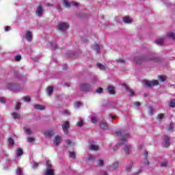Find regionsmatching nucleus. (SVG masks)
Returning <instances> with one entry per match:
<instances>
[{
  "mask_svg": "<svg viewBox=\"0 0 175 175\" xmlns=\"http://www.w3.org/2000/svg\"><path fill=\"white\" fill-rule=\"evenodd\" d=\"M144 163H145V165H148V163H150V162L148 161V159H146L144 161Z\"/></svg>",
  "mask_w": 175,
  "mask_h": 175,
  "instance_id": "obj_51",
  "label": "nucleus"
},
{
  "mask_svg": "<svg viewBox=\"0 0 175 175\" xmlns=\"http://www.w3.org/2000/svg\"><path fill=\"white\" fill-rule=\"evenodd\" d=\"M1 103H5V99L3 98H0Z\"/></svg>",
  "mask_w": 175,
  "mask_h": 175,
  "instance_id": "obj_56",
  "label": "nucleus"
},
{
  "mask_svg": "<svg viewBox=\"0 0 175 175\" xmlns=\"http://www.w3.org/2000/svg\"><path fill=\"white\" fill-rule=\"evenodd\" d=\"M25 133H26V135H31V129H29V127H25Z\"/></svg>",
  "mask_w": 175,
  "mask_h": 175,
  "instance_id": "obj_27",
  "label": "nucleus"
},
{
  "mask_svg": "<svg viewBox=\"0 0 175 175\" xmlns=\"http://www.w3.org/2000/svg\"><path fill=\"white\" fill-rule=\"evenodd\" d=\"M8 142H9L10 144H11V145L14 144V140H13V139H12V138H9Z\"/></svg>",
  "mask_w": 175,
  "mask_h": 175,
  "instance_id": "obj_45",
  "label": "nucleus"
},
{
  "mask_svg": "<svg viewBox=\"0 0 175 175\" xmlns=\"http://www.w3.org/2000/svg\"><path fill=\"white\" fill-rule=\"evenodd\" d=\"M16 157H20L21 155H23V149L18 148L16 152Z\"/></svg>",
  "mask_w": 175,
  "mask_h": 175,
  "instance_id": "obj_23",
  "label": "nucleus"
},
{
  "mask_svg": "<svg viewBox=\"0 0 175 175\" xmlns=\"http://www.w3.org/2000/svg\"><path fill=\"white\" fill-rule=\"evenodd\" d=\"M12 116L14 120H20V114L18 113L13 112Z\"/></svg>",
  "mask_w": 175,
  "mask_h": 175,
  "instance_id": "obj_19",
  "label": "nucleus"
},
{
  "mask_svg": "<svg viewBox=\"0 0 175 175\" xmlns=\"http://www.w3.org/2000/svg\"><path fill=\"white\" fill-rule=\"evenodd\" d=\"M22 99L23 102H31V97L29 96H24Z\"/></svg>",
  "mask_w": 175,
  "mask_h": 175,
  "instance_id": "obj_25",
  "label": "nucleus"
},
{
  "mask_svg": "<svg viewBox=\"0 0 175 175\" xmlns=\"http://www.w3.org/2000/svg\"><path fill=\"white\" fill-rule=\"evenodd\" d=\"M98 122V118L94 116L91 118V122H92V124H96V122Z\"/></svg>",
  "mask_w": 175,
  "mask_h": 175,
  "instance_id": "obj_35",
  "label": "nucleus"
},
{
  "mask_svg": "<svg viewBox=\"0 0 175 175\" xmlns=\"http://www.w3.org/2000/svg\"><path fill=\"white\" fill-rule=\"evenodd\" d=\"M143 148V144H140L137 146V150H142Z\"/></svg>",
  "mask_w": 175,
  "mask_h": 175,
  "instance_id": "obj_52",
  "label": "nucleus"
},
{
  "mask_svg": "<svg viewBox=\"0 0 175 175\" xmlns=\"http://www.w3.org/2000/svg\"><path fill=\"white\" fill-rule=\"evenodd\" d=\"M16 61H20L21 59V55H17L15 57Z\"/></svg>",
  "mask_w": 175,
  "mask_h": 175,
  "instance_id": "obj_50",
  "label": "nucleus"
},
{
  "mask_svg": "<svg viewBox=\"0 0 175 175\" xmlns=\"http://www.w3.org/2000/svg\"><path fill=\"white\" fill-rule=\"evenodd\" d=\"M103 165H105V161L102 159H99L98 161V166H103Z\"/></svg>",
  "mask_w": 175,
  "mask_h": 175,
  "instance_id": "obj_34",
  "label": "nucleus"
},
{
  "mask_svg": "<svg viewBox=\"0 0 175 175\" xmlns=\"http://www.w3.org/2000/svg\"><path fill=\"white\" fill-rule=\"evenodd\" d=\"M81 103L80 102H77L75 105V107H76L77 109H79V107H80V106H81Z\"/></svg>",
  "mask_w": 175,
  "mask_h": 175,
  "instance_id": "obj_41",
  "label": "nucleus"
},
{
  "mask_svg": "<svg viewBox=\"0 0 175 175\" xmlns=\"http://www.w3.org/2000/svg\"><path fill=\"white\" fill-rule=\"evenodd\" d=\"M89 149L92 151H98V150H99V146L98 145L91 144L89 146Z\"/></svg>",
  "mask_w": 175,
  "mask_h": 175,
  "instance_id": "obj_15",
  "label": "nucleus"
},
{
  "mask_svg": "<svg viewBox=\"0 0 175 175\" xmlns=\"http://www.w3.org/2000/svg\"><path fill=\"white\" fill-rule=\"evenodd\" d=\"M88 161H95V157H94V156H92V154H89L88 156Z\"/></svg>",
  "mask_w": 175,
  "mask_h": 175,
  "instance_id": "obj_37",
  "label": "nucleus"
},
{
  "mask_svg": "<svg viewBox=\"0 0 175 175\" xmlns=\"http://www.w3.org/2000/svg\"><path fill=\"white\" fill-rule=\"evenodd\" d=\"M54 170L53 168H46L44 175H54Z\"/></svg>",
  "mask_w": 175,
  "mask_h": 175,
  "instance_id": "obj_16",
  "label": "nucleus"
},
{
  "mask_svg": "<svg viewBox=\"0 0 175 175\" xmlns=\"http://www.w3.org/2000/svg\"><path fill=\"white\" fill-rule=\"evenodd\" d=\"M169 131H172L173 129V123L170 124V126L168 128Z\"/></svg>",
  "mask_w": 175,
  "mask_h": 175,
  "instance_id": "obj_54",
  "label": "nucleus"
},
{
  "mask_svg": "<svg viewBox=\"0 0 175 175\" xmlns=\"http://www.w3.org/2000/svg\"><path fill=\"white\" fill-rule=\"evenodd\" d=\"M170 107H175V100H171L170 102Z\"/></svg>",
  "mask_w": 175,
  "mask_h": 175,
  "instance_id": "obj_36",
  "label": "nucleus"
},
{
  "mask_svg": "<svg viewBox=\"0 0 175 175\" xmlns=\"http://www.w3.org/2000/svg\"><path fill=\"white\" fill-rule=\"evenodd\" d=\"M46 94L49 96H51V95L53 94V87L49 86L46 90Z\"/></svg>",
  "mask_w": 175,
  "mask_h": 175,
  "instance_id": "obj_21",
  "label": "nucleus"
},
{
  "mask_svg": "<svg viewBox=\"0 0 175 175\" xmlns=\"http://www.w3.org/2000/svg\"><path fill=\"white\" fill-rule=\"evenodd\" d=\"M123 21L125 24H131L132 23V18H131V17L129 16H124L123 18Z\"/></svg>",
  "mask_w": 175,
  "mask_h": 175,
  "instance_id": "obj_12",
  "label": "nucleus"
},
{
  "mask_svg": "<svg viewBox=\"0 0 175 175\" xmlns=\"http://www.w3.org/2000/svg\"><path fill=\"white\" fill-rule=\"evenodd\" d=\"M77 5H79V3L75 1L70 2L68 0H63V6H64V8H69L72 6H77Z\"/></svg>",
  "mask_w": 175,
  "mask_h": 175,
  "instance_id": "obj_3",
  "label": "nucleus"
},
{
  "mask_svg": "<svg viewBox=\"0 0 175 175\" xmlns=\"http://www.w3.org/2000/svg\"><path fill=\"white\" fill-rule=\"evenodd\" d=\"M83 124H84V120H83V119H80V120L78 121L77 124V125L78 126H83Z\"/></svg>",
  "mask_w": 175,
  "mask_h": 175,
  "instance_id": "obj_28",
  "label": "nucleus"
},
{
  "mask_svg": "<svg viewBox=\"0 0 175 175\" xmlns=\"http://www.w3.org/2000/svg\"><path fill=\"white\" fill-rule=\"evenodd\" d=\"M163 140L164 142L165 147H169L170 146V138H169V136L164 135L163 137Z\"/></svg>",
  "mask_w": 175,
  "mask_h": 175,
  "instance_id": "obj_9",
  "label": "nucleus"
},
{
  "mask_svg": "<svg viewBox=\"0 0 175 175\" xmlns=\"http://www.w3.org/2000/svg\"><path fill=\"white\" fill-rule=\"evenodd\" d=\"M34 109L36 110H44L46 109V107L43 105H34Z\"/></svg>",
  "mask_w": 175,
  "mask_h": 175,
  "instance_id": "obj_17",
  "label": "nucleus"
},
{
  "mask_svg": "<svg viewBox=\"0 0 175 175\" xmlns=\"http://www.w3.org/2000/svg\"><path fill=\"white\" fill-rule=\"evenodd\" d=\"M117 62H120V64H125V60L122 59H119L117 60Z\"/></svg>",
  "mask_w": 175,
  "mask_h": 175,
  "instance_id": "obj_47",
  "label": "nucleus"
},
{
  "mask_svg": "<svg viewBox=\"0 0 175 175\" xmlns=\"http://www.w3.org/2000/svg\"><path fill=\"white\" fill-rule=\"evenodd\" d=\"M57 10H59V9H61V5H57Z\"/></svg>",
  "mask_w": 175,
  "mask_h": 175,
  "instance_id": "obj_61",
  "label": "nucleus"
},
{
  "mask_svg": "<svg viewBox=\"0 0 175 175\" xmlns=\"http://www.w3.org/2000/svg\"><path fill=\"white\" fill-rule=\"evenodd\" d=\"M157 120L159 121H161V120H163V118H165V115L163 113H159L158 116H157Z\"/></svg>",
  "mask_w": 175,
  "mask_h": 175,
  "instance_id": "obj_26",
  "label": "nucleus"
},
{
  "mask_svg": "<svg viewBox=\"0 0 175 175\" xmlns=\"http://www.w3.org/2000/svg\"><path fill=\"white\" fill-rule=\"evenodd\" d=\"M66 143L68 146H75V142H72L70 139H67Z\"/></svg>",
  "mask_w": 175,
  "mask_h": 175,
  "instance_id": "obj_30",
  "label": "nucleus"
},
{
  "mask_svg": "<svg viewBox=\"0 0 175 175\" xmlns=\"http://www.w3.org/2000/svg\"><path fill=\"white\" fill-rule=\"evenodd\" d=\"M92 49L98 53V51H99V49H100L99 45L98 44H96L92 46Z\"/></svg>",
  "mask_w": 175,
  "mask_h": 175,
  "instance_id": "obj_31",
  "label": "nucleus"
},
{
  "mask_svg": "<svg viewBox=\"0 0 175 175\" xmlns=\"http://www.w3.org/2000/svg\"><path fill=\"white\" fill-rule=\"evenodd\" d=\"M62 142V137L59 135H57L55 137V139L53 140V144L54 146H59Z\"/></svg>",
  "mask_w": 175,
  "mask_h": 175,
  "instance_id": "obj_7",
  "label": "nucleus"
},
{
  "mask_svg": "<svg viewBox=\"0 0 175 175\" xmlns=\"http://www.w3.org/2000/svg\"><path fill=\"white\" fill-rule=\"evenodd\" d=\"M152 59H154V57L150 59V60H152Z\"/></svg>",
  "mask_w": 175,
  "mask_h": 175,
  "instance_id": "obj_64",
  "label": "nucleus"
},
{
  "mask_svg": "<svg viewBox=\"0 0 175 175\" xmlns=\"http://www.w3.org/2000/svg\"><path fill=\"white\" fill-rule=\"evenodd\" d=\"M25 39L27 42H31L32 40V32L29 31H26Z\"/></svg>",
  "mask_w": 175,
  "mask_h": 175,
  "instance_id": "obj_10",
  "label": "nucleus"
},
{
  "mask_svg": "<svg viewBox=\"0 0 175 175\" xmlns=\"http://www.w3.org/2000/svg\"><path fill=\"white\" fill-rule=\"evenodd\" d=\"M157 44H163V38H159L156 40Z\"/></svg>",
  "mask_w": 175,
  "mask_h": 175,
  "instance_id": "obj_32",
  "label": "nucleus"
},
{
  "mask_svg": "<svg viewBox=\"0 0 175 175\" xmlns=\"http://www.w3.org/2000/svg\"><path fill=\"white\" fill-rule=\"evenodd\" d=\"M158 80H153V81H144V83L147 87H152L154 85H158L159 84Z\"/></svg>",
  "mask_w": 175,
  "mask_h": 175,
  "instance_id": "obj_5",
  "label": "nucleus"
},
{
  "mask_svg": "<svg viewBox=\"0 0 175 175\" xmlns=\"http://www.w3.org/2000/svg\"><path fill=\"white\" fill-rule=\"evenodd\" d=\"M132 164H129L126 166V172H131V169H132Z\"/></svg>",
  "mask_w": 175,
  "mask_h": 175,
  "instance_id": "obj_40",
  "label": "nucleus"
},
{
  "mask_svg": "<svg viewBox=\"0 0 175 175\" xmlns=\"http://www.w3.org/2000/svg\"><path fill=\"white\" fill-rule=\"evenodd\" d=\"M70 158H72L75 159L76 158V154H75V152H69Z\"/></svg>",
  "mask_w": 175,
  "mask_h": 175,
  "instance_id": "obj_39",
  "label": "nucleus"
},
{
  "mask_svg": "<svg viewBox=\"0 0 175 175\" xmlns=\"http://www.w3.org/2000/svg\"><path fill=\"white\" fill-rule=\"evenodd\" d=\"M70 125H69V122H65L64 124L62 125V129L65 133V135H68L69 133V131L68 129H69Z\"/></svg>",
  "mask_w": 175,
  "mask_h": 175,
  "instance_id": "obj_8",
  "label": "nucleus"
},
{
  "mask_svg": "<svg viewBox=\"0 0 175 175\" xmlns=\"http://www.w3.org/2000/svg\"><path fill=\"white\" fill-rule=\"evenodd\" d=\"M97 67L101 70H105L107 68L105 65H103L102 64H98Z\"/></svg>",
  "mask_w": 175,
  "mask_h": 175,
  "instance_id": "obj_24",
  "label": "nucleus"
},
{
  "mask_svg": "<svg viewBox=\"0 0 175 175\" xmlns=\"http://www.w3.org/2000/svg\"><path fill=\"white\" fill-rule=\"evenodd\" d=\"M5 31H10V26H7L5 27Z\"/></svg>",
  "mask_w": 175,
  "mask_h": 175,
  "instance_id": "obj_55",
  "label": "nucleus"
},
{
  "mask_svg": "<svg viewBox=\"0 0 175 175\" xmlns=\"http://www.w3.org/2000/svg\"><path fill=\"white\" fill-rule=\"evenodd\" d=\"M116 133L120 137V144H118L113 148L114 151H117V148H118L120 146H124V151L126 155H129V154H131V150L132 149V146L131 144H126V142H128V139L130 137L129 133L122 131H117Z\"/></svg>",
  "mask_w": 175,
  "mask_h": 175,
  "instance_id": "obj_1",
  "label": "nucleus"
},
{
  "mask_svg": "<svg viewBox=\"0 0 175 175\" xmlns=\"http://www.w3.org/2000/svg\"><path fill=\"white\" fill-rule=\"evenodd\" d=\"M45 137H51L54 135V132L52 131H46L44 133Z\"/></svg>",
  "mask_w": 175,
  "mask_h": 175,
  "instance_id": "obj_14",
  "label": "nucleus"
},
{
  "mask_svg": "<svg viewBox=\"0 0 175 175\" xmlns=\"http://www.w3.org/2000/svg\"><path fill=\"white\" fill-rule=\"evenodd\" d=\"M81 88L83 90V91H91L92 85L88 83H83L81 85Z\"/></svg>",
  "mask_w": 175,
  "mask_h": 175,
  "instance_id": "obj_6",
  "label": "nucleus"
},
{
  "mask_svg": "<svg viewBox=\"0 0 175 175\" xmlns=\"http://www.w3.org/2000/svg\"><path fill=\"white\" fill-rule=\"evenodd\" d=\"M64 113H66L67 116H70V112L68 110L65 111Z\"/></svg>",
  "mask_w": 175,
  "mask_h": 175,
  "instance_id": "obj_53",
  "label": "nucleus"
},
{
  "mask_svg": "<svg viewBox=\"0 0 175 175\" xmlns=\"http://www.w3.org/2000/svg\"><path fill=\"white\" fill-rule=\"evenodd\" d=\"M96 92H97L98 94H102V92H103V89L98 88L96 90Z\"/></svg>",
  "mask_w": 175,
  "mask_h": 175,
  "instance_id": "obj_44",
  "label": "nucleus"
},
{
  "mask_svg": "<svg viewBox=\"0 0 175 175\" xmlns=\"http://www.w3.org/2000/svg\"><path fill=\"white\" fill-rule=\"evenodd\" d=\"M5 87L8 90L12 91L13 92H18L23 90V87L21 85L14 83H7Z\"/></svg>",
  "mask_w": 175,
  "mask_h": 175,
  "instance_id": "obj_2",
  "label": "nucleus"
},
{
  "mask_svg": "<svg viewBox=\"0 0 175 175\" xmlns=\"http://www.w3.org/2000/svg\"><path fill=\"white\" fill-rule=\"evenodd\" d=\"M100 128H102V129H107V124H106L105 122L102 121L100 122Z\"/></svg>",
  "mask_w": 175,
  "mask_h": 175,
  "instance_id": "obj_22",
  "label": "nucleus"
},
{
  "mask_svg": "<svg viewBox=\"0 0 175 175\" xmlns=\"http://www.w3.org/2000/svg\"><path fill=\"white\" fill-rule=\"evenodd\" d=\"M36 13L37 16H42V14H43V7H42V5H39L37 8Z\"/></svg>",
  "mask_w": 175,
  "mask_h": 175,
  "instance_id": "obj_11",
  "label": "nucleus"
},
{
  "mask_svg": "<svg viewBox=\"0 0 175 175\" xmlns=\"http://www.w3.org/2000/svg\"><path fill=\"white\" fill-rule=\"evenodd\" d=\"M134 105H135V106H140V103H139V102H135V103H134Z\"/></svg>",
  "mask_w": 175,
  "mask_h": 175,
  "instance_id": "obj_58",
  "label": "nucleus"
},
{
  "mask_svg": "<svg viewBox=\"0 0 175 175\" xmlns=\"http://www.w3.org/2000/svg\"><path fill=\"white\" fill-rule=\"evenodd\" d=\"M129 92H130V95L131 96H135V92H133V90H129Z\"/></svg>",
  "mask_w": 175,
  "mask_h": 175,
  "instance_id": "obj_48",
  "label": "nucleus"
},
{
  "mask_svg": "<svg viewBox=\"0 0 175 175\" xmlns=\"http://www.w3.org/2000/svg\"><path fill=\"white\" fill-rule=\"evenodd\" d=\"M47 6H53V5L50 4V3H48L47 4Z\"/></svg>",
  "mask_w": 175,
  "mask_h": 175,
  "instance_id": "obj_62",
  "label": "nucleus"
},
{
  "mask_svg": "<svg viewBox=\"0 0 175 175\" xmlns=\"http://www.w3.org/2000/svg\"><path fill=\"white\" fill-rule=\"evenodd\" d=\"M16 174L17 175H21L22 174L21 170L20 168H17V170H16Z\"/></svg>",
  "mask_w": 175,
  "mask_h": 175,
  "instance_id": "obj_46",
  "label": "nucleus"
},
{
  "mask_svg": "<svg viewBox=\"0 0 175 175\" xmlns=\"http://www.w3.org/2000/svg\"><path fill=\"white\" fill-rule=\"evenodd\" d=\"M144 155H145V158H147V155H148V152L147 151H145Z\"/></svg>",
  "mask_w": 175,
  "mask_h": 175,
  "instance_id": "obj_59",
  "label": "nucleus"
},
{
  "mask_svg": "<svg viewBox=\"0 0 175 175\" xmlns=\"http://www.w3.org/2000/svg\"><path fill=\"white\" fill-rule=\"evenodd\" d=\"M108 91L111 95H114V94H116V90L114 89V86H109Z\"/></svg>",
  "mask_w": 175,
  "mask_h": 175,
  "instance_id": "obj_18",
  "label": "nucleus"
},
{
  "mask_svg": "<svg viewBox=\"0 0 175 175\" xmlns=\"http://www.w3.org/2000/svg\"><path fill=\"white\" fill-rule=\"evenodd\" d=\"M31 165H32L33 169H36V167H38V166H39V164L38 163H35V162L31 163Z\"/></svg>",
  "mask_w": 175,
  "mask_h": 175,
  "instance_id": "obj_38",
  "label": "nucleus"
},
{
  "mask_svg": "<svg viewBox=\"0 0 175 175\" xmlns=\"http://www.w3.org/2000/svg\"><path fill=\"white\" fill-rule=\"evenodd\" d=\"M20 107H21V103H16L15 109H16V110H18V109H20Z\"/></svg>",
  "mask_w": 175,
  "mask_h": 175,
  "instance_id": "obj_42",
  "label": "nucleus"
},
{
  "mask_svg": "<svg viewBox=\"0 0 175 175\" xmlns=\"http://www.w3.org/2000/svg\"><path fill=\"white\" fill-rule=\"evenodd\" d=\"M167 37L168 38H172V39H175V33H167Z\"/></svg>",
  "mask_w": 175,
  "mask_h": 175,
  "instance_id": "obj_33",
  "label": "nucleus"
},
{
  "mask_svg": "<svg viewBox=\"0 0 175 175\" xmlns=\"http://www.w3.org/2000/svg\"><path fill=\"white\" fill-rule=\"evenodd\" d=\"M57 28L59 31H66L69 28V24L65 22L59 23Z\"/></svg>",
  "mask_w": 175,
  "mask_h": 175,
  "instance_id": "obj_4",
  "label": "nucleus"
},
{
  "mask_svg": "<svg viewBox=\"0 0 175 175\" xmlns=\"http://www.w3.org/2000/svg\"><path fill=\"white\" fill-rule=\"evenodd\" d=\"M122 86L124 87V88H125V90H129V87L128 86V85H126V83H123Z\"/></svg>",
  "mask_w": 175,
  "mask_h": 175,
  "instance_id": "obj_49",
  "label": "nucleus"
},
{
  "mask_svg": "<svg viewBox=\"0 0 175 175\" xmlns=\"http://www.w3.org/2000/svg\"><path fill=\"white\" fill-rule=\"evenodd\" d=\"M53 165H51V161H46V169H52Z\"/></svg>",
  "mask_w": 175,
  "mask_h": 175,
  "instance_id": "obj_29",
  "label": "nucleus"
},
{
  "mask_svg": "<svg viewBox=\"0 0 175 175\" xmlns=\"http://www.w3.org/2000/svg\"><path fill=\"white\" fill-rule=\"evenodd\" d=\"M150 114H152V108H149Z\"/></svg>",
  "mask_w": 175,
  "mask_h": 175,
  "instance_id": "obj_60",
  "label": "nucleus"
},
{
  "mask_svg": "<svg viewBox=\"0 0 175 175\" xmlns=\"http://www.w3.org/2000/svg\"><path fill=\"white\" fill-rule=\"evenodd\" d=\"M27 142H28L29 143H32V142H35V138H33V137H29V138L27 139Z\"/></svg>",
  "mask_w": 175,
  "mask_h": 175,
  "instance_id": "obj_43",
  "label": "nucleus"
},
{
  "mask_svg": "<svg viewBox=\"0 0 175 175\" xmlns=\"http://www.w3.org/2000/svg\"><path fill=\"white\" fill-rule=\"evenodd\" d=\"M159 81H161L162 83H163V81H166V80H167V77H166V76L165 75H159Z\"/></svg>",
  "mask_w": 175,
  "mask_h": 175,
  "instance_id": "obj_20",
  "label": "nucleus"
},
{
  "mask_svg": "<svg viewBox=\"0 0 175 175\" xmlns=\"http://www.w3.org/2000/svg\"><path fill=\"white\" fill-rule=\"evenodd\" d=\"M120 166V163L118 162H115L112 164L111 166L109 167V170H114L115 169H117Z\"/></svg>",
  "mask_w": 175,
  "mask_h": 175,
  "instance_id": "obj_13",
  "label": "nucleus"
},
{
  "mask_svg": "<svg viewBox=\"0 0 175 175\" xmlns=\"http://www.w3.org/2000/svg\"><path fill=\"white\" fill-rule=\"evenodd\" d=\"M167 162H164L161 163V166H167Z\"/></svg>",
  "mask_w": 175,
  "mask_h": 175,
  "instance_id": "obj_57",
  "label": "nucleus"
},
{
  "mask_svg": "<svg viewBox=\"0 0 175 175\" xmlns=\"http://www.w3.org/2000/svg\"><path fill=\"white\" fill-rule=\"evenodd\" d=\"M103 175H109L106 172H104Z\"/></svg>",
  "mask_w": 175,
  "mask_h": 175,
  "instance_id": "obj_63",
  "label": "nucleus"
}]
</instances>
